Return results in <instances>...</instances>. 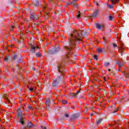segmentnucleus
<instances>
[{
    "mask_svg": "<svg viewBox=\"0 0 129 129\" xmlns=\"http://www.w3.org/2000/svg\"><path fill=\"white\" fill-rule=\"evenodd\" d=\"M83 32L84 31L79 30L77 31L75 30L70 34L69 41L70 42V47H66L67 50H71L75 48L76 41H81L83 39Z\"/></svg>",
    "mask_w": 129,
    "mask_h": 129,
    "instance_id": "1",
    "label": "nucleus"
},
{
    "mask_svg": "<svg viewBox=\"0 0 129 129\" xmlns=\"http://www.w3.org/2000/svg\"><path fill=\"white\" fill-rule=\"evenodd\" d=\"M18 116L20 119V121L21 123L22 124H24V118H23V117H22V112L18 113Z\"/></svg>",
    "mask_w": 129,
    "mask_h": 129,
    "instance_id": "2",
    "label": "nucleus"
},
{
    "mask_svg": "<svg viewBox=\"0 0 129 129\" xmlns=\"http://www.w3.org/2000/svg\"><path fill=\"white\" fill-rule=\"evenodd\" d=\"M99 12V10L96 9L95 11L93 13V14L92 15L91 17L92 18H96L97 16H98V13Z\"/></svg>",
    "mask_w": 129,
    "mask_h": 129,
    "instance_id": "3",
    "label": "nucleus"
},
{
    "mask_svg": "<svg viewBox=\"0 0 129 129\" xmlns=\"http://www.w3.org/2000/svg\"><path fill=\"white\" fill-rule=\"evenodd\" d=\"M4 98L7 100L8 103H10L11 101H10V96L8 94L4 95Z\"/></svg>",
    "mask_w": 129,
    "mask_h": 129,
    "instance_id": "4",
    "label": "nucleus"
},
{
    "mask_svg": "<svg viewBox=\"0 0 129 129\" xmlns=\"http://www.w3.org/2000/svg\"><path fill=\"white\" fill-rule=\"evenodd\" d=\"M119 53H122L124 51V47H123V43H121V46L119 47Z\"/></svg>",
    "mask_w": 129,
    "mask_h": 129,
    "instance_id": "5",
    "label": "nucleus"
},
{
    "mask_svg": "<svg viewBox=\"0 0 129 129\" xmlns=\"http://www.w3.org/2000/svg\"><path fill=\"white\" fill-rule=\"evenodd\" d=\"M96 27L97 29H98L99 30H100V29H102V28H104V26L99 24H97Z\"/></svg>",
    "mask_w": 129,
    "mask_h": 129,
    "instance_id": "6",
    "label": "nucleus"
},
{
    "mask_svg": "<svg viewBox=\"0 0 129 129\" xmlns=\"http://www.w3.org/2000/svg\"><path fill=\"white\" fill-rule=\"evenodd\" d=\"M45 104L47 107L48 108L50 107V99H46Z\"/></svg>",
    "mask_w": 129,
    "mask_h": 129,
    "instance_id": "7",
    "label": "nucleus"
},
{
    "mask_svg": "<svg viewBox=\"0 0 129 129\" xmlns=\"http://www.w3.org/2000/svg\"><path fill=\"white\" fill-rule=\"evenodd\" d=\"M31 53H35L36 52V47L31 45V49L30 50Z\"/></svg>",
    "mask_w": 129,
    "mask_h": 129,
    "instance_id": "8",
    "label": "nucleus"
},
{
    "mask_svg": "<svg viewBox=\"0 0 129 129\" xmlns=\"http://www.w3.org/2000/svg\"><path fill=\"white\" fill-rule=\"evenodd\" d=\"M58 85V81L57 80H55L53 81V83H52V86L53 87H56Z\"/></svg>",
    "mask_w": 129,
    "mask_h": 129,
    "instance_id": "9",
    "label": "nucleus"
},
{
    "mask_svg": "<svg viewBox=\"0 0 129 129\" xmlns=\"http://www.w3.org/2000/svg\"><path fill=\"white\" fill-rule=\"evenodd\" d=\"M79 93H80V89L76 93L72 94V96H74V97H77V95H78V94H79Z\"/></svg>",
    "mask_w": 129,
    "mask_h": 129,
    "instance_id": "10",
    "label": "nucleus"
},
{
    "mask_svg": "<svg viewBox=\"0 0 129 129\" xmlns=\"http://www.w3.org/2000/svg\"><path fill=\"white\" fill-rule=\"evenodd\" d=\"M112 3L114 5L115 4H117V3H119V0H110Z\"/></svg>",
    "mask_w": 129,
    "mask_h": 129,
    "instance_id": "11",
    "label": "nucleus"
},
{
    "mask_svg": "<svg viewBox=\"0 0 129 129\" xmlns=\"http://www.w3.org/2000/svg\"><path fill=\"white\" fill-rule=\"evenodd\" d=\"M27 125L28 127H34V126H35V125H34V124H33V123H32L31 122H28Z\"/></svg>",
    "mask_w": 129,
    "mask_h": 129,
    "instance_id": "12",
    "label": "nucleus"
},
{
    "mask_svg": "<svg viewBox=\"0 0 129 129\" xmlns=\"http://www.w3.org/2000/svg\"><path fill=\"white\" fill-rule=\"evenodd\" d=\"M109 65H110V64L109 63V62H105V63H104V66L105 67H108V66H109Z\"/></svg>",
    "mask_w": 129,
    "mask_h": 129,
    "instance_id": "13",
    "label": "nucleus"
},
{
    "mask_svg": "<svg viewBox=\"0 0 129 129\" xmlns=\"http://www.w3.org/2000/svg\"><path fill=\"white\" fill-rule=\"evenodd\" d=\"M27 108H28L29 109H30L32 111H33V110H34V108H33V107H32L31 106H30V105H28L27 106Z\"/></svg>",
    "mask_w": 129,
    "mask_h": 129,
    "instance_id": "14",
    "label": "nucleus"
},
{
    "mask_svg": "<svg viewBox=\"0 0 129 129\" xmlns=\"http://www.w3.org/2000/svg\"><path fill=\"white\" fill-rule=\"evenodd\" d=\"M30 19L31 20H35V15H34V14H31Z\"/></svg>",
    "mask_w": 129,
    "mask_h": 129,
    "instance_id": "15",
    "label": "nucleus"
},
{
    "mask_svg": "<svg viewBox=\"0 0 129 129\" xmlns=\"http://www.w3.org/2000/svg\"><path fill=\"white\" fill-rule=\"evenodd\" d=\"M101 121H102V119H100L97 121V124H99V123H101Z\"/></svg>",
    "mask_w": 129,
    "mask_h": 129,
    "instance_id": "16",
    "label": "nucleus"
},
{
    "mask_svg": "<svg viewBox=\"0 0 129 129\" xmlns=\"http://www.w3.org/2000/svg\"><path fill=\"white\" fill-rule=\"evenodd\" d=\"M114 18V17H113V16H109V21H112Z\"/></svg>",
    "mask_w": 129,
    "mask_h": 129,
    "instance_id": "17",
    "label": "nucleus"
},
{
    "mask_svg": "<svg viewBox=\"0 0 129 129\" xmlns=\"http://www.w3.org/2000/svg\"><path fill=\"white\" fill-rule=\"evenodd\" d=\"M41 55L42 54H41V53H40L39 52L36 53V55L37 57H41Z\"/></svg>",
    "mask_w": 129,
    "mask_h": 129,
    "instance_id": "18",
    "label": "nucleus"
},
{
    "mask_svg": "<svg viewBox=\"0 0 129 129\" xmlns=\"http://www.w3.org/2000/svg\"><path fill=\"white\" fill-rule=\"evenodd\" d=\"M58 72H62V68L60 66L58 67Z\"/></svg>",
    "mask_w": 129,
    "mask_h": 129,
    "instance_id": "19",
    "label": "nucleus"
},
{
    "mask_svg": "<svg viewBox=\"0 0 129 129\" xmlns=\"http://www.w3.org/2000/svg\"><path fill=\"white\" fill-rule=\"evenodd\" d=\"M61 102L63 104H67V101L65 100H62Z\"/></svg>",
    "mask_w": 129,
    "mask_h": 129,
    "instance_id": "20",
    "label": "nucleus"
},
{
    "mask_svg": "<svg viewBox=\"0 0 129 129\" xmlns=\"http://www.w3.org/2000/svg\"><path fill=\"white\" fill-rule=\"evenodd\" d=\"M97 51L99 53H101L102 52V48H99L97 49Z\"/></svg>",
    "mask_w": 129,
    "mask_h": 129,
    "instance_id": "21",
    "label": "nucleus"
},
{
    "mask_svg": "<svg viewBox=\"0 0 129 129\" xmlns=\"http://www.w3.org/2000/svg\"><path fill=\"white\" fill-rule=\"evenodd\" d=\"M107 7L109 9H113V6H112V5H108Z\"/></svg>",
    "mask_w": 129,
    "mask_h": 129,
    "instance_id": "22",
    "label": "nucleus"
},
{
    "mask_svg": "<svg viewBox=\"0 0 129 129\" xmlns=\"http://www.w3.org/2000/svg\"><path fill=\"white\" fill-rule=\"evenodd\" d=\"M122 66H123V64H121V63H119L118 64V68H119H119H120V67H122Z\"/></svg>",
    "mask_w": 129,
    "mask_h": 129,
    "instance_id": "23",
    "label": "nucleus"
},
{
    "mask_svg": "<svg viewBox=\"0 0 129 129\" xmlns=\"http://www.w3.org/2000/svg\"><path fill=\"white\" fill-rule=\"evenodd\" d=\"M80 12H78V15H77V19H79L80 18Z\"/></svg>",
    "mask_w": 129,
    "mask_h": 129,
    "instance_id": "24",
    "label": "nucleus"
},
{
    "mask_svg": "<svg viewBox=\"0 0 129 129\" xmlns=\"http://www.w3.org/2000/svg\"><path fill=\"white\" fill-rule=\"evenodd\" d=\"M15 28V26H12L11 27H10V31H13L14 29Z\"/></svg>",
    "mask_w": 129,
    "mask_h": 129,
    "instance_id": "25",
    "label": "nucleus"
},
{
    "mask_svg": "<svg viewBox=\"0 0 129 129\" xmlns=\"http://www.w3.org/2000/svg\"><path fill=\"white\" fill-rule=\"evenodd\" d=\"M117 110H118V108H117L114 110V111L113 112V113H115V112H117Z\"/></svg>",
    "mask_w": 129,
    "mask_h": 129,
    "instance_id": "26",
    "label": "nucleus"
},
{
    "mask_svg": "<svg viewBox=\"0 0 129 129\" xmlns=\"http://www.w3.org/2000/svg\"><path fill=\"white\" fill-rule=\"evenodd\" d=\"M113 48H116V47H117V45H116V44H115V43H113Z\"/></svg>",
    "mask_w": 129,
    "mask_h": 129,
    "instance_id": "27",
    "label": "nucleus"
},
{
    "mask_svg": "<svg viewBox=\"0 0 129 129\" xmlns=\"http://www.w3.org/2000/svg\"><path fill=\"white\" fill-rule=\"evenodd\" d=\"M94 59H96V60H97V55H94Z\"/></svg>",
    "mask_w": 129,
    "mask_h": 129,
    "instance_id": "28",
    "label": "nucleus"
},
{
    "mask_svg": "<svg viewBox=\"0 0 129 129\" xmlns=\"http://www.w3.org/2000/svg\"><path fill=\"white\" fill-rule=\"evenodd\" d=\"M70 56V53H69L67 55V56H66V58L68 59V57H69Z\"/></svg>",
    "mask_w": 129,
    "mask_h": 129,
    "instance_id": "29",
    "label": "nucleus"
},
{
    "mask_svg": "<svg viewBox=\"0 0 129 129\" xmlns=\"http://www.w3.org/2000/svg\"><path fill=\"white\" fill-rule=\"evenodd\" d=\"M64 116H65V117L68 118V117H69V115H68V114H66L64 115Z\"/></svg>",
    "mask_w": 129,
    "mask_h": 129,
    "instance_id": "30",
    "label": "nucleus"
},
{
    "mask_svg": "<svg viewBox=\"0 0 129 129\" xmlns=\"http://www.w3.org/2000/svg\"><path fill=\"white\" fill-rule=\"evenodd\" d=\"M41 127L42 129H47V128L45 126H41Z\"/></svg>",
    "mask_w": 129,
    "mask_h": 129,
    "instance_id": "31",
    "label": "nucleus"
},
{
    "mask_svg": "<svg viewBox=\"0 0 129 129\" xmlns=\"http://www.w3.org/2000/svg\"><path fill=\"white\" fill-rule=\"evenodd\" d=\"M8 59H9V58H8V57H6L5 58V61H8Z\"/></svg>",
    "mask_w": 129,
    "mask_h": 129,
    "instance_id": "32",
    "label": "nucleus"
},
{
    "mask_svg": "<svg viewBox=\"0 0 129 129\" xmlns=\"http://www.w3.org/2000/svg\"><path fill=\"white\" fill-rule=\"evenodd\" d=\"M17 58V55H14L13 59L15 60Z\"/></svg>",
    "mask_w": 129,
    "mask_h": 129,
    "instance_id": "33",
    "label": "nucleus"
},
{
    "mask_svg": "<svg viewBox=\"0 0 129 129\" xmlns=\"http://www.w3.org/2000/svg\"><path fill=\"white\" fill-rule=\"evenodd\" d=\"M33 90H34V89H33L32 87L30 88V89H29V90H30V91H33Z\"/></svg>",
    "mask_w": 129,
    "mask_h": 129,
    "instance_id": "34",
    "label": "nucleus"
},
{
    "mask_svg": "<svg viewBox=\"0 0 129 129\" xmlns=\"http://www.w3.org/2000/svg\"><path fill=\"white\" fill-rule=\"evenodd\" d=\"M72 1H73V3H75V2L78 1V0H72Z\"/></svg>",
    "mask_w": 129,
    "mask_h": 129,
    "instance_id": "35",
    "label": "nucleus"
},
{
    "mask_svg": "<svg viewBox=\"0 0 129 129\" xmlns=\"http://www.w3.org/2000/svg\"><path fill=\"white\" fill-rule=\"evenodd\" d=\"M103 40L104 41V42H107L106 40H105V38L103 37Z\"/></svg>",
    "mask_w": 129,
    "mask_h": 129,
    "instance_id": "36",
    "label": "nucleus"
},
{
    "mask_svg": "<svg viewBox=\"0 0 129 129\" xmlns=\"http://www.w3.org/2000/svg\"><path fill=\"white\" fill-rule=\"evenodd\" d=\"M17 111H21V109H20V108H18V109H17Z\"/></svg>",
    "mask_w": 129,
    "mask_h": 129,
    "instance_id": "37",
    "label": "nucleus"
},
{
    "mask_svg": "<svg viewBox=\"0 0 129 129\" xmlns=\"http://www.w3.org/2000/svg\"><path fill=\"white\" fill-rule=\"evenodd\" d=\"M104 81H106V79L105 78H104Z\"/></svg>",
    "mask_w": 129,
    "mask_h": 129,
    "instance_id": "38",
    "label": "nucleus"
},
{
    "mask_svg": "<svg viewBox=\"0 0 129 129\" xmlns=\"http://www.w3.org/2000/svg\"><path fill=\"white\" fill-rule=\"evenodd\" d=\"M93 113H91V116H93Z\"/></svg>",
    "mask_w": 129,
    "mask_h": 129,
    "instance_id": "39",
    "label": "nucleus"
},
{
    "mask_svg": "<svg viewBox=\"0 0 129 129\" xmlns=\"http://www.w3.org/2000/svg\"><path fill=\"white\" fill-rule=\"evenodd\" d=\"M108 71H110V69H109L108 70Z\"/></svg>",
    "mask_w": 129,
    "mask_h": 129,
    "instance_id": "40",
    "label": "nucleus"
},
{
    "mask_svg": "<svg viewBox=\"0 0 129 129\" xmlns=\"http://www.w3.org/2000/svg\"><path fill=\"white\" fill-rule=\"evenodd\" d=\"M45 8H46V6L43 7L44 10H45Z\"/></svg>",
    "mask_w": 129,
    "mask_h": 129,
    "instance_id": "41",
    "label": "nucleus"
},
{
    "mask_svg": "<svg viewBox=\"0 0 129 129\" xmlns=\"http://www.w3.org/2000/svg\"><path fill=\"white\" fill-rule=\"evenodd\" d=\"M36 48H37V49L39 48V46H37V47H36Z\"/></svg>",
    "mask_w": 129,
    "mask_h": 129,
    "instance_id": "42",
    "label": "nucleus"
},
{
    "mask_svg": "<svg viewBox=\"0 0 129 129\" xmlns=\"http://www.w3.org/2000/svg\"><path fill=\"white\" fill-rule=\"evenodd\" d=\"M73 6H74V7H75V4H73Z\"/></svg>",
    "mask_w": 129,
    "mask_h": 129,
    "instance_id": "43",
    "label": "nucleus"
},
{
    "mask_svg": "<svg viewBox=\"0 0 129 129\" xmlns=\"http://www.w3.org/2000/svg\"><path fill=\"white\" fill-rule=\"evenodd\" d=\"M127 3L129 4V1H127Z\"/></svg>",
    "mask_w": 129,
    "mask_h": 129,
    "instance_id": "44",
    "label": "nucleus"
},
{
    "mask_svg": "<svg viewBox=\"0 0 129 129\" xmlns=\"http://www.w3.org/2000/svg\"><path fill=\"white\" fill-rule=\"evenodd\" d=\"M49 1H50V2H53V0H49Z\"/></svg>",
    "mask_w": 129,
    "mask_h": 129,
    "instance_id": "45",
    "label": "nucleus"
},
{
    "mask_svg": "<svg viewBox=\"0 0 129 129\" xmlns=\"http://www.w3.org/2000/svg\"><path fill=\"white\" fill-rule=\"evenodd\" d=\"M97 6H98V3H96Z\"/></svg>",
    "mask_w": 129,
    "mask_h": 129,
    "instance_id": "46",
    "label": "nucleus"
},
{
    "mask_svg": "<svg viewBox=\"0 0 129 129\" xmlns=\"http://www.w3.org/2000/svg\"><path fill=\"white\" fill-rule=\"evenodd\" d=\"M73 63V64H74V63H75V61H74Z\"/></svg>",
    "mask_w": 129,
    "mask_h": 129,
    "instance_id": "47",
    "label": "nucleus"
},
{
    "mask_svg": "<svg viewBox=\"0 0 129 129\" xmlns=\"http://www.w3.org/2000/svg\"><path fill=\"white\" fill-rule=\"evenodd\" d=\"M35 69H33V71H35Z\"/></svg>",
    "mask_w": 129,
    "mask_h": 129,
    "instance_id": "48",
    "label": "nucleus"
},
{
    "mask_svg": "<svg viewBox=\"0 0 129 129\" xmlns=\"http://www.w3.org/2000/svg\"><path fill=\"white\" fill-rule=\"evenodd\" d=\"M115 124H117V122H115Z\"/></svg>",
    "mask_w": 129,
    "mask_h": 129,
    "instance_id": "49",
    "label": "nucleus"
},
{
    "mask_svg": "<svg viewBox=\"0 0 129 129\" xmlns=\"http://www.w3.org/2000/svg\"><path fill=\"white\" fill-rule=\"evenodd\" d=\"M112 125H113V124H111V126H112Z\"/></svg>",
    "mask_w": 129,
    "mask_h": 129,
    "instance_id": "50",
    "label": "nucleus"
},
{
    "mask_svg": "<svg viewBox=\"0 0 129 129\" xmlns=\"http://www.w3.org/2000/svg\"><path fill=\"white\" fill-rule=\"evenodd\" d=\"M128 76H129V75L128 74L127 77H128Z\"/></svg>",
    "mask_w": 129,
    "mask_h": 129,
    "instance_id": "51",
    "label": "nucleus"
},
{
    "mask_svg": "<svg viewBox=\"0 0 129 129\" xmlns=\"http://www.w3.org/2000/svg\"><path fill=\"white\" fill-rule=\"evenodd\" d=\"M128 125H129V122H128Z\"/></svg>",
    "mask_w": 129,
    "mask_h": 129,
    "instance_id": "52",
    "label": "nucleus"
}]
</instances>
